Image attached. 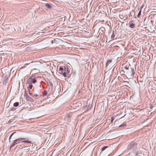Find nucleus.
I'll use <instances>...</instances> for the list:
<instances>
[{"label": "nucleus", "mask_w": 156, "mask_h": 156, "mask_svg": "<svg viewBox=\"0 0 156 156\" xmlns=\"http://www.w3.org/2000/svg\"><path fill=\"white\" fill-rule=\"evenodd\" d=\"M137 148V143L135 142L132 141L128 145L127 149L128 151L134 152L136 151Z\"/></svg>", "instance_id": "obj_2"}, {"label": "nucleus", "mask_w": 156, "mask_h": 156, "mask_svg": "<svg viewBox=\"0 0 156 156\" xmlns=\"http://www.w3.org/2000/svg\"><path fill=\"white\" fill-rule=\"evenodd\" d=\"M126 72L127 76L129 78H131L133 77L134 74V69L132 68H130V69L127 71H126Z\"/></svg>", "instance_id": "obj_3"}, {"label": "nucleus", "mask_w": 156, "mask_h": 156, "mask_svg": "<svg viewBox=\"0 0 156 156\" xmlns=\"http://www.w3.org/2000/svg\"><path fill=\"white\" fill-rule=\"evenodd\" d=\"M34 96L35 97H41V95L39 93V90L37 88H34L33 89Z\"/></svg>", "instance_id": "obj_6"}, {"label": "nucleus", "mask_w": 156, "mask_h": 156, "mask_svg": "<svg viewBox=\"0 0 156 156\" xmlns=\"http://www.w3.org/2000/svg\"><path fill=\"white\" fill-rule=\"evenodd\" d=\"M30 90H28V91H29V92H30Z\"/></svg>", "instance_id": "obj_32"}, {"label": "nucleus", "mask_w": 156, "mask_h": 156, "mask_svg": "<svg viewBox=\"0 0 156 156\" xmlns=\"http://www.w3.org/2000/svg\"><path fill=\"white\" fill-rule=\"evenodd\" d=\"M24 138H20L16 139L13 141V142L12 144L11 147H12L16 144H17L20 142H22V140H25Z\"/></svg>", "instance_id": "obj_5"}, {"label": "nucleus", "mask_w": 156, "mask_h": 156, "mask_svg": "<svg viewBox=\"0 0 156 156\" xmlns=\"http://www.w3.org/2000/svg\"><path fill=\"white\" fill-rule=\"evenodd\" d=\"M13 119H10L9 121V122H13Z\"/></svg>", "instance_id": "obj_25"}, {"label": "nucleus", "mask_w": 156, "mask_h": 156, "mask_svg": "<svg viewBox=\"0 0 156 156\" xmlns=\"http://www.w3.org/2000/svg\"><path fill=\"white\" fill-rule=\"evenodd\" d=\"M112 62V60H109L107 61V62L106 64L105 67H107L108 65L111 63Z\"/></svg>", "instance_id": "obj_10"}, {"label": "nucleus", "mask_w": 156, "mask_h": 156, "mask_svg": "<svg viewBox=\"0 0 156 156\" xmlns=\"http://www.w3.org/2000/svg\"><path fill=\"white\" fill-rule=\"evenodd\" d=\"M22 142H24V143H31V141L28 140H24L23 141H22Z\"/></svg>", "instance_id": "obj_17"}, {"label": "nucleus", "mask_w": 156, "mask_h": 156, "mask_svg": "<svg viewBox=\"0 0 156 156\" xmlns=\"http://www.w3.org/2000/svg\"><path fill=\"white\" fill-rule=\"evenodd\" d=\"M19 103L18 102H16L13 104V105L14 107H17L19 106Z\"/></svg>", "instance_id": "obj_13"}, {"label": "nucleus", "mask_w": 156, "mask_h": 156, "mask_svg": "<svg viewBox=\"0 0 156 156\" xmlns=\"http://www.w3.org/2000/svg\"><path fill=\"white\" fill-rule=\"evenodd\" d=\"M82 105V103L80 101H78L75 103L74 102L73 104V107L74 108L79 109Z\"/></svg>", "instance_id": "obj_4"}, {"label": "nucleus", "mask_w": 156, "mask_h": 156, "mask_svg": "<svg viewBox=\"0 0 156 156\" xmlns=\"http://www.w3.org/2000/svg\"><path fill=\"white\" fill-rule=\"evenodd\" d=\"M47 92L46 90H44V91L43 92V94L44 95H47Z\"/></svg>", "instance_id": "obj_19"}, {"label": "nucleus", "mask_w": 156, "mask_h": 156, "mask_svg": "<svg viewBox=\"0 0 156 156\" xmlns=\"http://www.w3.org/2000/svg\"><path fill=\"white\" fill-rule=\"evenodd\" d=\"M52 4L51 3H47L45 4V9L46 10H48L51 8V5Z\"/></svg>", "instance_id": "obj_8"}, {"label": "nucleus", "mask_w": 156, "mask_h": 156, "mask_svg": "<svg viewBox=\"0 0 156 156\" xmlns=\"http://www.w3.org/2000/svg\"><path fill=\"white\" fill-rule=\"evenodd\" d=\"M124 69H125L126 70H128L129 69V66H126L124 67Z\"/></svg>", "instance_id": "obj_22"}, {"label": "nucleus", "mask_w": 156, "mask_h": 156, "mask_svg": "<svg viewBox=\"0 0 156 156\" xmlns=\"http://www.w3.org/2000/svg\"><path fill=\"white\" fill-rule=\"evenodd\" d=\"M29 86L27 87L28 90H31L33 87V86L32 84H28Z\"/></svg>", "instance_id": "obj_11"}, {"label": "nucleus", "mask_w": 156, "mask_h": 156, "mask_svg": "<svg viewBox=\"0 0 156 156\" xmlns=\"http://www.w3.org/2000/svg\"><path fill=\"white\" fill-rule=\"evenodd\" d=\"M154 17H156V15H155H155H154Z\"/></svg>", "instance_id": "obj_31"}, {"label": "nucleus", "mask_w": 156, "mask_h": 156, "mask_svg": "<svg viewBox=\"0 0 156 156\" xmlns=\"http://www.w3.org/2000/svg\"><path fill=\"white\" fill-rule=\"evenodd\" d=\"M141 10H140L138 14L137 15V16L138 17H139L140 16V15H141Z\"/></svg>", "instance_id": "obj_18"}, {"label": "nucleus", "mask_w": 156, "mask_h": 156, "mask_svg": "<svg viewBox=\"0 0 156 156\" xmlns=\"http://www.w3.org/2000/svg\"><path fill=\"white\" fill-rule=\"evenodd\" d=\"M125 125H126L125 124L123 123V124H122L121 125L119 126V127L122 126H125Z\"/></svg>", "instance_id": "obj_27"}, {"label": "nucleus", "mask_w": 156, "mask_h": 156, "mask_svg": "<svg viewBox=\"0 0 156 156\" xmlns=\"http://www.w3.org/2000/svg\"><path fill=\"white\" fill-rule=\"evenodd\" d=\"M16 133V132H14L13 133H12L11 135L9 137V142H10V140L11 139V137H12V136L14 135V134L15 133Z\"/></svg>", "instance_id": "obj_16"}, {"label": "nucleus", "mask_w": 156, "mask_h": 156, "mask_svg": "<svg viewBox=\"0 0 156 156\" xmlns=\"http://www.w3.org/2000/svg\"><path fill=\"white\" fill-rule=\"evenodd\" d=\"M59 19L60 21H62L63 22H64L65 20V17H62L60 18Z\"/></svg>", "instance_id": "obj_14"}, {"label": "nucleus", "mask_w": 156, "mask_h": 156, "mask_svg": "<svg viewBox=\"0 0 156 156\" xmlns=\"http://www.w3.org/2000/svg\"><path fill=\"white\" fill-rule=\"evenodd\" d=\"M115 34H114V31H113L112 35L111 36V38L112 39H113L115 38Z\"/></svg>", "instance_id": "obj_15"}, {"label": "nucleus", "mask_w": 156, "mask_h": 156, "mask_svg": "<svg viewBox=\"0 0 156 156\" xmlns=\"http://www.w3.org/2000/svg\"><path fill=\"white\" fill-rule=\"evenodd\" d=\"M30 77H32L33 78H35L36 77L34 75L32 74Z\"/></svg>", "instance_id": "obj_23"}, {"label": "nucleus", "mask_w": 156, "mask_h": 156, "mask_svg": "<svg viewBox=\"0 0 156 156\" xmlns=\"http://www.w3.org/2000/svg\"><path fill=\"white\" fill-rule=\"evenodd\" d=\"M29 94L31 96H32V95L34 96V93H30V92H29Z\"/></svg>", "instance_id": "obj_26"}, {"label": "nucleus", "mask_w": 156, "mask_h": 156, "mask_svg": "<svg viewBox=\"0 0 156 156\" xmlns=\"http://www.w3.org/2000/svg\"><path fill=\"white\" fill-rule=\"evenodd\" d=\"M58 69V73L61 76L64 77H69V75L70 70L68 66L64 65L62 66H60Z\"/></svg>", "instance_id": "obj_1"}, {"label": "nucleus", "mask_w": 156, "mask_h": 156, "mask_svg": "<svg viewBox=\"0 0 156 156\" xmlns=\"http://www.w3.org/2000/svg\"><path fill=\"white\" fill-rule=\"evenodd\" d=\"M144 5V4H143L140 7V10H141V9L143 8Z\"/></svg>", "instance_id": "obj_24"}, {"label": "nucleus", "mask_w": 156, "mask_h": 156, "mask_svg": "<svg viewBox=\"0 0 156 156\" xmlns=\"http://www.w3.org/2000/svg\"><path fill=\"white\" fill-rule=\"evenodd\" d=\"M129 27L131 28H133L135 26V24L134 23H131V21H130L129 23Z\"/></svg>", "instance_id": "obj_9"}, {"label": "nucleus", "mask_w": 156, "mask_h": 156, "mask_svg": "<svg viewBox=\"0 0 156 156\" xmlns=\"http://www.w3.org/2000/svg\"><path fill=\"white\" fill-rule=\"evenodd\" d=\"M12 147H11V146L10 147H9V150H10L11 149V148Z\"/></svg>", "instance_id": "obj_29"}, {"label": "nucleus", "mask_w": 156, "mask_h": 156, "mask_svg": "<svg viewBox=\"0 0 156 156\" xmlns=\"http://www.w3.org/2000/svg\"><path fill=\"white\" fill-rule=\"evenodd\" d=\"M37 80L35 78L32 77H29L27 80V84H32V83H35L37 82Z\"/></svg>", "instance_id": "obj_7"}, {"label": "nucleus", "mask_w": 156, "mask_h": 156, "mask_svg": "<svg viewBox=\"0 0 156 156\" xmlns=\"http://www.w3.org/2000/svg\"><path fill=\"white\" fill-rule=\"evenodd\" d=\"M124 82H125V83H128L126 81H124Z\"/></svg>", "instance_id": "obj_30"}, {"label": "nucleus", "mask_w": 156, "mask_h": 156, "mask_svg": "<svg viewBox=\"0 0 156 156\" xmlns=\"http://www.w3.org/2000/svg\"><path fill=\"white\" fill-rule=\"evenodd\" d=\"M16 110V108L14 107H12L10 109L11 111H14Z\"/></svg>", "instance_id": "obj_21"}, {"label": "nucleus", "mask_w": 156, "mask_h": 156, "mask_svg": "<svg viewBox=\"0 0 156 156\" xmlns=\"http://www.w3.org/2000/svg\"><path fill=\"white\" fill-rule=\"evenodd\" d=\"M27 95V97L28 98V100L30 101H32V102H33V101H34V100H33V99L31 98V97H29V96H28V95Z\"/></svg>", "instance_id": "obj_12"}, {"label": "nucleus", "mask_w": 156, "mask_h": 156, "mask_svg": "<svg viewBox=\"0 0 156 156\" xmlns=\"http://www.w3.org/2000/svg\"><path fill=\"white\" fill-rule=\"evenodd\" d=\"M108 147V146H106L102 147L101 149V151H104L106 148Z\"/></svg>", "instance_id": "obj_20"}, {"label": "nucleus", "mask_w": 156, "mask_h": 156, "mask_svg": "<svg viewBox=\"0 0 156 156\" xmlns=\"http://www.w3.org/2000/svg\"><path fill=\"white\" fill-rule=\"evenodd\" d=\"M113 120H114V118L112 117V120H111L112 122V121H113Z\"/></svg>", "instance_id": "obj_28"}]
</instances>
